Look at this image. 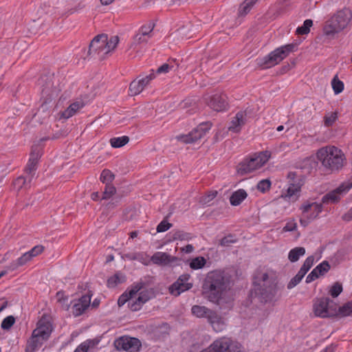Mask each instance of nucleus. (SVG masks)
Returning <instances> with one entry per match:
<instances>
[{
  "label": "nucleus",
  "instance_id": "f257e3e1",
  "mask_svg": "<svg viewBox=\"0 0 352 352\" xmlns=\"http://www.w3.org/2000/svg\"><path fill=\"white\" fill-rule=\"evenodd\" d=\"M203 294L221 309L232 306L233 292L230 289V279L222 270L209 272L204 282Z\"/></svg>",
  "mask_w": 352,
  "mask_h": 352
},
{
  "label": "nucleus",
  "instance_id": "f03ea898",
  "mask_svg": "<svg viewBox=\"0 0 352 352\" xmlns=\"http://www.w3.org/2000/svg\"><path fill=\"white\" fill-rule=\"evenodd\" d=\"M254 289L262 302H270L275 300L278 292L276 272L268 268L256 272L254 276Z\"/></svg>",
  "mask_w": 352,
  "mask_h": 352
},
{
  "label": "nucleus",
  "instance_id": "7ed1b4c3",
  "mask_svg": "<svg viewBox=\"0 0 352 352\" xmlns=\"http://www.w3.org/2000/svg\"><path fill=\"white\" fill-rule=\"evenodd\" d=\"M53 330L50 318L47 315H43L36 322V328L27 342L25 352H34L40 349L43 343L49 340Z\"/></svg>",
  "mask_w": 352,
  "mask_h": 352
},
{
  "label": "nucleus",
  "instance_id": "20e7f679",
  "mask_svg": "<svg viewBox=\"0 0 352 352\" xmlns=\"http://www.w3.org/2000/svg\"><path fill=\"white\" fill-rule=\"evenodd\" d=\"M296 43H289L276 48L267 55L258 58L257 65L262 69L271 68L279 64L283 60L287 58L290 53L296 51Z\"/></svg>",
  "mask_w": 352,
  "mask_h": 352
},
{
  "label": "nucleus",
  "instance_id": "39448f33",
  "mask_svg": "<svg viewBox=\"0 0 352 352\" xmlns=\"http://www.w3.org/2000/svg\"><path fill=\"white\" fill-rule=\"evenodd\" d=\"M352 12L348 8H344L338 10L329 20V24L324 28L327 36L333 35L345 29L351 23Z\"/></svg>",
  "mask_w": 352,
  "mask_h": 352
},
{
  "label": "nucleus",
  "instance_id": "423d86ee",
  "mask_svg": "<svg viewBox=\"0 0 352 352\" xmlns=\"http://www.w3.org/2000/svg\"><path fill=\"white\" fill-rule=\"evenodd\" d=\"M288 180V188L286 192L281 197L287 201L296 202L300 196L302 186L305 184L304 177L298 175L294 172H289L287 176Z\"/></svg>",
  "mask_w": 352,
  "mask_h": 352
},
{
  "label": "nucleus",
  "instance_id": "0eeeda50",
  "mask_svg": "<svg viewBox=\"0 0 352 352\" xmlns=\"http://www.w3.org/2000/svg\"><path fill=\"white\" fill-rule=\"evenodd\" d=\"M313 312L318 318L336 317V303L328 297L316 298L313 302Z\"/></svg>",
  "mask_w": 352,
  "mask_h": 352
},
{
  "label": "nucleus",
  "instance_id": "6e6552de",
  "mask_svg": "<svg viewBox=\"0 0 352 352\" xmlns=\"http://www.w3.org/2000/svg\"><path fill=\"white\" fill-rule=\"evenodd\" d=\"M270 155H251L245 158L237 166V172L240 175H245L261 168L265 164Z\"/></svg>",
  "mask_w": 352,
  "mask_h": 352
},
{
  "label": "nucleus",
  "instance_id": "1a4fd4ad",
  "mask_svg": "<svg viewBox=\"0 0 352 352\" xmlns=\"http://www.w3.org/2000/svg\"><path fill=\"white\" fill-rule=\"evenodd\" d=\"M300 209L302 211L300 223L302 226L306 227L321 213L322 211V204L307 201L303 203Z\"/></svg>",
  "mask_w": 352,
  "mask_h": 352
},
{
  "label": "nucleus",
  "instance_id": "9d476101",
  "mask_svg": "<svg viewBox=\"0 0 352 352\" xmlns=\"http://www.w3.org/2000/svg\"><path fill=\"white\" fill-rule=\"evenodd\" d=\"M212 126V122L209 121L201 122L188 134L177 135L176 139L185 144L195 142L204 137L210 130Z\"/></svg>",
  "mask_w": 352,
  "mask_h": 352
},
{
  "label": "nucleus",
  "instance_id": "9b49d317",
  "mask_svg": "<svg viewBox=\"0 0 352 352\" xmlns=\"http://www.w3.org/2000/svg\"><path fill=\"white\" fill-rule=\"evenodd\" d=\"M351 188L352 176L347 181L340 184L338 188L324 195L322 198V203L324 204H337Z\"/></svg>",
  "mask_w": 352,
  "mask_h": 352
},
{
  "label": "nucleus",
  "instance_id": "f8f14e48",
  "mask_svg": "<svg viewBox=\"0 0 352 352\" xmlns=\"http://www.w3.org/2000/svg\"><path fill=\"white\" fill-rule=\"evenodd\" d=\"M107 45V35L105 34L96 36L91 41L88 53L89 55H97L98 59L105 58L107 55L106 46Z\"/></svg>",
  "mask_w": 352,
  "mask_h": 352
},
{
  "label": "nucleus",
  "instance_id": "ddd939ff",
  "mask_svg": "<svg viewBox=\"0 0 352 352\" xmlns=\"http://www.w3.org/2000/svg\"><path fill=\"white\" fill-rule=\"evenodd\" d=\"M114 344L118 350H124L129 352H137L142 346L138 338L128 336L118 338L116 340Z\"/></svg>",
  "mask_w": 352,
  "mask_h": 352
},
{
  "label": "nucleus",
  "instance_id": "4468645a",
  "mask_svg": "<svg viewBox=\"0 0 352 352\" xmlns=\"http://www.w3.org/2000/svg\"><path fill=\"white\" fill-rule=\"evenodd\" d=\"M190 276L184 274L177 278V280L172 284L169 287V292L172 295L175 296H179L182 293L189 290L192 287V283L190 282Z\"/></svg>",
  "mask_w": 352,
  "mask_h": 352
},
{
  "label": "nucleus",
  "instance_id": "2eb2a0df",
  "mask_svg": "<svg viewBox=\"0 0 352 352\" xmlns=\"http://www.w3.org/2000/svg\"><path fill=\"white\" fill-rule=\"evenodd\" d=\"M228 98L224 94H214L206 98L207 104L214 111H225L228 109Z\"/></svg>",
  "mask_w": 352,
  "mask_h": 352
},
{
  "label": "nucleus",
  "instance_id": "dca6fc26",
  "mask_svg": "<svg viewBox=\"0 0 352 352\" xmlns=\"http://www.w3.org/2000/svg\"><path fill=\"white\" fill-rule=\"evenodd\" d=\"M144 283L140 281L134 283L131 289L129 291V307L131 311H135L141 309L144 304L140 301V300L137 297L138 293L143 288Z\"/></svg>",
  "mask_w": 352,
  "mask_h": 352
},
{
  "label": "nucleus",
  "instance_id": "f3484780",
  "mask_svg": "<svg viewBox=\"0 0 352 352\" xmlns=\"http://www.w3.org/2000/svg\"><path fill=\"white\" fill-rule=\"evenodd\" d=\"M344 155H317L319 160L322 161V165L332 170H338L345 163Z\"/></svg>",
  "mask_w": 352,
  "mask_h": 352
},
{
  "label": "nucleus",
  "instance_id": "a211bd4d",
  "mask_svg": "<svg viewBox=\"0 0 352 352\" xmlns=\"http://www.w3.org/2000/svg\"><path fill=\"white\" fill-rule=\"evenodd\" d=\"M91 296L92 294L89 291L87 294L83 295L74 304L72 309L74 316H80L89 307Z\"/></svg>",
  "mask_w": 352,
  "mask_h": 352
},
{
  "label": "nucleus",
  "instance_id": "6ab92c4d",
  "mask_svg": "<svg viewBox=\"0 0 352 352\" xmlns=\"http://www.w3.org/2000/svg\"><path fill=\"white\" fill-rule=\"evenodd\" d=\"M234 340L222 337L214 340L209 346L212 352H228Z\"/></svg>",
  "mask_w": 352,
  "mask_h": 352
},
{
  "label": "nucleus",
  "instance_id": "aec40b11",
  "mask_svg": "<svg viewBox=\"0 0 352 352\" xmlns=\"http://www.w3.org/2000/svg\"><path fill=\"white\" fill-rule=\"evenodd\" d=\"M246 113L240 111L233 118L228 127L229 131L238 133L241 131V128L245 123Z\"/></svg>",
  "mask_w": 352,
  "mask_h": 352
},
{
  "label": "nucleus",
  "instance_id": "412c9836",
  "mask_svg": "<svg viewBox=\"0 0 352 352\" xmlns=\"http://www.w3.org/2000/svg\"><path fill=\"white\" fill-rule=\"evenodd\" d=\"M208 321L216 332L222 331L226 326L223 318L214 311H212L210 315H208Z\"/></svg>",
  "mask_w": 352,
  "mask_h": 352
},
{
  "label": "nucleus",
  "instance_id": "4be33fe9",
  "mask_svg": "<svg viewBox=\"0 0 352 352\" xmlns=\"http://www.w3.org/2000/svg\"><path fill=\"white\" fill-rule=\"evenodd\" d=\"M174 258L166 252H157L151 257V262L157 265H167L173 262Z\"/></svg>",
  "mask_w": 352,
  "mask_h": 352
},
{
  "label": "nucleus",
  "instance_id": "5701e85b",
  "mask_svg": "<svg viewBox=\"0 0 352 352\" xmlns=\"http://www.w3.org/2000/svg\"><path fill=\"white\" fill-rule=\"evenodd\" d=\"M85 107V102L80 100L75 101L61 113V118L68 119L74 116L79 110Z\"/></svg>",
  "mask_w": 352,
  "mask_h": 352
},
{
  "label": "nucleus",
  "instance_id": "b1692460",
  "mask_svg": "<svg viewBox=\"0 0 352 352\" xmlns=\"http://www.w3.org/2000/svg\"><path fill=\"white\" fill-rule=\"evenodd\" d=\"M248 197V193L244 189H239L231 195L230 202L232 206L240 205Z\"/></svg>",
  "mask_w": 352,
  "mask_h": 352
},
{
  "label": "nucleus",
  "instance_id": "393cba45",
  "mask_svg": "<svg viewBox=\"0 0 352 352\" xmlns=\"http://www.w3.org/2000/svg\"><path fill=\"white\" fill-rule=\"evenodd\" d=\"M178 66L179 65L176 62L175 59H169L167 63H165L162 64L161 66H160L155 72V74L156 75L161 74H166L172 70L175 71L177 69Z\"/></svg>",
  "mask_w": 352,
  "mask_h": 352
},
{
  "label": "nucleus",
  "instance_id": "a878e982",
  "mask_svg": "<svg viewBox=\"0 0 352 352\" xmlns=\"http://www.w3.org/2000/svg\"><path fill=\"white\" fill-rule=\"evenodd\" d=\"M306 253L305 248L303 247H296L292 249L288 253V259L292 263H295L303 256Z\"/></svg>",
  "mask_w": 352,
  "mask_h": 352
},
{
  "label": "nucleus",
  "instance_id": "bb28decb",
  "mask_svg": "<svg viewBox=\"0 0 352 352\" xmlns=\"http://www.w3.org/2000/svg\"><path fill=\"white\" fill-rule=\"evenodd\" d=\"M192 313L197 318H206L208 319V315L212 312V310L204 306L194 305L191 309Z\"/></svg>",
  "mask_w": 352,
  "mask_h": 352
},
{
  "label": "nucleus",
  "instance_id": "cd10ccee",
  "mask_svg": "<svg viewBox=\"0 0 352 352\" xmlns=\"http://www.w3.org/2000/svg\"><path fill=\"white\" fill-rule=\"evenodd\" d=\"M138 298L143 303H146L155 296L154 290L151 288H145V285L143 288L138 293Z\"/></svg>",
  "mask_w": 352,
  "mask_h": 352
},
{
  "label": "nucleus",
  "instance_id": "c85d7f7f",
  "mask_svg": "<svg viewBox=\"0 0 352 352\" xmlns=\"http://www.w3.org/2000/svg\"><path fill=\"white\" fill-rule=\"evenodd\" d=\"M336 317H352V301L344 304L342 306L338 309L336 305Z\"/></svg>",
  "mask_w": 352,
  "mask_h": 352
},
{
  "label": "nucleus",
  "instance_id": "c756f323",
  "mask_svg": "<svg viewBox=\"0 0 352 352\" xmlns=\"http://www.w3.org/2000/svg\"><path fill=\"white\" fill-rule=\"evenodd\" d=\"M39 161L38 155H31L30 157L27 166L25 167V173L30 176V179L34 175V172L36 169L37 164Z\"/></svg>",
  "mask_w": 352,
  "mask_h": 352
},
{
  "label": "nucleus",
  "instance_id": "7c9ffc66",
  "mask_svg": "<svg viewBox=\"0 0 352 352\" xmlns=\"http://www.w3.org/2000/svg\"><path fill=\"white\" fill-rule=\"evenodd\" d=\"M32 259L30 257V255L26 252L21 256L18 258L16 261L11 263L9 268L11 270H15L18 267L25 265L28 262L30 261Z\"/></svg>",
  "mask_w": 352,
  "mask_h": 352
},
{
  "label": "nucleus",
  "instance_id": "2f4dec72",
  "mask_svg": "<svg viewBox=\"0 0 352 352\" xmlns=\"http://www.w3.org/2000/svg\"><path fill=\"white\" fill-rule=\"evenodd\" d=\"M125 281V276L120 273H116L113 276L109 277L107 282L108 287L113 288L118 284Z\"/></svg>",
  "mask_w": 352,
  "mask_h": 352
},
{
  "label": "nucleus",
  "instance_id": "473e14b6",
  "mask_svg": "<svg viewBox=\"0 0 352 352\" xmlns=\"http://www.w3.org/2000/svg\"><path fill=\"white\" fill-rule=\"evenodd\" d=\"M258 0H245L243 3L241 4L239 10V14L240 16L246 15L254 6V5Z\"/></svg>",
  "mask_w": 352,
  "mask_h": 352
},
{
  "label": "nucleus",
  "instance_id": "72a5a7b5",
  "mask_svg": "<svg viewBox=\"0 0 352 352\" xmlns=\"http://www.w3.org/2000/svg\"><path fill=\"white\" fill-rule=\"evenodd\" d=\"M98 343L95 340H87L78 345L74 352H88L90 348L94 347Z\"/></svg>",
  "mask_w": 352,
  "mask_h": 352
},
{
  "label": "nucleus",
  "instance_id": "f704fd0d",
  "mask_svg": "<svg viewBox=\"0 0 352 352\" xmlns=\"http://www.w3.org/2000/svg\"><path fill=\"white\" fill-rule=\"evenodd\" d=\"M206 264V259L203 256H197L193 258L190 263L189 266L192 270H200L203 268Z\"/></svg>",
  "mask_w": 352,
  "mask_h": 352
},
{
  "label": "nucleus",
  "instance_id": "c9c22d12",
  "mask_svg": "<svg viewBox=\"0 0 352 352\" xmlns=\"http://www.w3.org/2000/svg\"><path fill=\"white\" fill-rule=\"evenodd\" d=\"M129 141V138L126 135H123L121 137L111 138L110 144L113 148H120L126 144Z\"/></svg>",
  "mask_w": 352,
  "mask_h": 352
},
{
  "label": "nucleus",
  "instance_id": "e433bc0d",
  "mask_svg": "<svg viewBox=\"0 0 352 352\" xmlns=\"http://www.w3.org/2000/svg\"><path fill=\"white\" fill-rule=\"evenodd\" d=\"M143 88L140 85V82L138 79L133 80L129 85V94L130 96H137L140 94L142 91Z\"/></svg>",
  "mask_w": 352,
  "mask_h": 352
},
{
  "label": "nucleus",
  "instance_id": "4c0bfd02",
  "mask_svg": "<svg viewBox=\"0 0 352 352\" xmlns=\"http://www.w3.org/2000/svg\"><path fill=\"white\" fill-rule=\"evenodd\" d=\"M313 25L311 19H306L302 26L297 28L296 33L298 35L308 34L310 32V28Z\"/></svg>",
  "mask_w": 352,
  "mask_h": 352
},
{
  "label": "nucleus",
  "instance_id": "58836bf2",
  "mask_svg": "<svg viewBox=\"0 0 352 352\" xmlns=\"http://www.w3.org/2000/svg\"><path fill=\"white\" fill-rule=\"evenodd\" d=\"M316 154H343L342 151L333 145H328L319 148Z\"/></svg>",
  "mask_w": 352,
  "mask_h": 352
},
{
  "label": "nucleus",
  "instance_id": "ea45409f",
  "mask_svg": "<svg viewBox=\"0 0 352 352\" xmlns=\"http://www.w3.org/2000/svg\"><path fill=\"white\" fill-rule=\"evenodd\" d=\"M316 262L315 257L314 256H308L304 261L302 265L299 272H300L302 274L305 276V274L309 272V270L314 265Z\"/></svg>",
  "mask_w": 352,
  "mask_h": 352
},
{
  "label": "nucleus",
  "instance_id": "a19ab883",
  "mask_svg": "<svg viewBox=\"0 0 352 352\" xmlns=\"http://www.w3.org/2000/svg\"><path fill=\"white\" fill-rule=\"evenodd\" d=\"M115 176L113 173L108 169L103 170L100 177V181L105 184H111Z\"/></svg>",
  "mask_w": 352,
  "mask_h": 352
},
{
  "label": "nucleus",
  "instance_id": "79ce46f5",
  "mask_svg": "<svg viewBox=\"0 0 352 352\" xmlns=\"http://www.w3.org/2000/svg\"><path fill=\"white\" fill-rule=\"evenodd\" d=\"M272 186V182L269 179H264L259 181L256 185V188L262 193L268 192Z\"/></svg>",
  "mask_w": 352,
  "mask_h": 352
},
{
  "label": "nucleus",
  "instance_id": "37998d69",
  "mask_svg": "<svg viewBox=\"0 0 352 352\" xmlns=\"http://www.w3.org/2000/svg\"><path fill=\"white\" fill-rule=\"evenodd\" d=\"M318 275L320 277L324 276L325 274H327L329 270H330V265L329 263L324 261L319 265H318L314 269Z\"/></svg>",
  "mask_w": 352,
  "mask_h": 352
},
{
  "label": "nucleus",
  "instance_id": "c03bdc74",
  "mask_svg": "<svg viewBox=\"0 0 352 352\" xmlns=\"http://www.w3.org/2000/svg\"><path fill=\"white\" fill-rule=\"evenodd\" d=\"M331 86L336 94H340L344 87V82L338 78L337 75L332 79Z\"/></svg>",
  "mask_w": 352,
  "mask_h": 352
},
{
  "label": "nucleus",
  "instance_id": "a18cd8bd",
  "mask_svg": "<svg viewBox=\"0 0 352 352\" xmlns=\"http://www.w3.org/2000/svg\"><path fill=\"white\" fill-rule=\"evenodd\" d=\"M155 78V74L153 69L150 71V74L142 78L138 79L139 82H140V85L142 87L143 89H144L150 82Z\"/></svg>",
  "mask_w": 352,
  "mask_h": 352
},
{
  "label": "nucleus",
  "instance_id": "49530a36",
  "mask_svg": "<svg viewBox=\"0 0 352 352\" xmlns=\"http://www.w3.org/2000/svg\"><path fill=\"white\" fill-rule=\"evenodd\" d=\"M342 284L336 282L329 287V294L332 298H336L342 293Z\"/></svg>",
  "mask_w": 352,
  "mask_h": 352
},
{
  "label": "nucleus",
  "instance_id": "de8ad7c7",
  "mask_svg": "<svg viewBox=\"0 0 352 352\" xmlns=\"http://www.w3.org/2000/svg\"><path fill=\"white\" fill-rule=\"evenodd\" d=\"M154 26L155 25L153 23H149L148 24L141 26L138 31L141 32L142 35H144L150 39L152 36V32Z\"/></svg>",
  "mask_w": 352,
  "mask_h": 352
},
{
  "label": "nucleus",
  "instance_id": "09e8293b",
  "mask_svg": "<svg viewBox=\"0 0 352 352\" xmlns=\"http://www.w3.org/2000/svg\"><path fill=\"white\" fill-rule=\"evenodd\" d=\"M119 43V37L118 36H113L109 39L107 38V45L106 46L107 54L113 51Z\"/></svg>",
  "mask_w": 352,
  "mask_h": 352
},
{
  "label": "nucleus",
  "instance_id": "8fccbe9b",
  "mask_svg": "<svg viewBox=\"0 0 352 352\" xmlns=\"http://www.w3.org/2000/svg\"><path fill=\"white\" fill-rule=\"evenodd\" d=\"M15 323V318L13 316L6 317L1 322V327L3 330H9Z\"/></svg>",
  "mask_w": 352,
  "mask_h": 352
},
{
  "label": "nucleus",
  "instance_id": "3c124183",
  "mask_svg": "<svg viewBox=\"0 0 352 352\" xmlns=\"http://www.w3.org/2000/svg\"><path fill=\"white\" fill-rule=\"evenodd\" d=\"M305 276L300 272H298L297 274L293 277L287 284V289H291L296 287L298 283H300L303 277Z\"/></svg>",
  "mask_w": 352,
  "mask_h": 352
},
{
  "label": "nucleus",
  "instance_id": "603ef678",
  "mask_svg": "<svg viewBox=\"0 0 352 352\" xmlns=\"http://www.w3.org/2000/svg\"><path fill=\"white\" fill-rule=\"evenodd\" d=\"M116 188L111 184H106L103 192L102 199H108L116 192Z\"/></svg>",
  "mask_w": 352,
  "mask_h": 352
},
{
  "label": "nucleus",
  "instance_id": "864d4df0",
  "mask_svg": "<svg viewBox=\"0 0 352 352\" xmlns=\"http://www.w3.org/2000/svg\"><path fill=\"white\" fill-rule=\"evenodd\" d=\"M237 241V239L234 235L229 234L224 236L220 241V245L221 246H229L232 243H234Z\"/></svg>",
  "mask_w": 352,
  "mask_h": 352
},
{
  "label": "nucleus",
  "instance_id": "5fc2aeb1",
  "mask_svg": "<svg viewBox=\"0 0 352 352\" xmlns=\"http://www.w3.org/2000/svg\"><path fill=\"white\" fill-rule=\"evenodd\" d=\"M133 259L137 260L145 265H148L151 263V258L145 253H138L133 257Z\"/></svg>",
  "mask_w": 352,
  "mask_h": 352
},
{
  "label": "nucleus",
  "instance_id": "6e6d98bb",
  "mask_svg": "<svg viewBox=\"0 0 352 352\" xmlns=\"http://www.w3.org/2000/svg\"><path fill=\"white\" fill-rule=\"evenodd\" d=\"M44 249L42 245H38L28 251L27 253L30 255L31 259H32L34 257L41 254L44 251Z\"/></svg>",
  "mask_w": 352,
  "mask_h": 352
},
{
  "label": "nucleus",
  "instance_id": "4d7b16f0",
  "mask_svg": "<svg viewBox=\"0 0 352 352\" xmlns=\"http://www.w3.org/2000/svg\"><path fill=\"white\" fill-rule=\"evenodd\" d=\"M148 40H149L148 38H147L146 36H145L144 35H142L141 32L138 31L136 34L133 36V43L132 45L146 43Z\"/></svg>",
  "mask_w": 352,
  "mask_h": 352
},
{
  "label": "nucleus",
  "instance_id": "13d9d810",
  "mask_svg": "<svg viewBox=\"0 0 352 352\" xmlns=\"http://www.w3.org/2000/svg\"><path fill=\"white\" fill-rule=\"evenodd\" d=\"M192 239L190 234L184 232H177L174 234V239H179L181 241H189Z\"/></svg>",
  "mask_w": 352,
  "mask_h": 352
},
{
  "label": "nucleus",
  "instance_id": "bf43d9fd",
  "mask_svg": "<svg viewBox=\"0 0 352 352\" xmlns=\"http://www.w3.org/2000/svg\"><path fill=\"white\" fill-rule=\"evenodd\" d=\"M172 226V224L168 223L166 220L162 221L159 225L157 226V232H166L168 229H170Z\"/></svg>",
  "mask_w": 352,
  "mask_h": 352
},
{
  "label": "nucleus",
  "instance_id": "052dcab7",
  "mask_svg": "<svg viewBox=\"0 0 352 352\" xmlns=\"http://www.w3.org/2000/svg\"><path fill=\"white\" fill-rule=\"evenodd\" d=\"M297 228V223L295 220L289 221L283 228V232L294 231Z\"/></svg>",
  "mask_w": 352,
  "mask_h": 352
},
{
  "label": "nucleus",
  "instance_id": "680f3d73",
  "mask_svg": "<svg viewBox=\"0 0 352 352\" xmlns=\"http://www.w3.org/2000/svg\"><path fill=\"white\" fill-rule=\"evenodd\" d=\"M228 352H245V351L240 343L233 341Z\"/></svg>",
  "mask_w": 352,
  "mask_h": 352
},
{
  "label": "nucleus",
  "instance_id": "e2e57ef3",
  "mask_svg": "<svg viewBox=\"0 0 352 352\" xmlns=\"http://www.w3.org/2000/svg\"><path fill=\"white\" fill-rule=\"evenodd\" d=\"M337 115L336 113H331L329 116H324V122L327 126H331L336 120Z\"/></svg>",
  "mask_w": 352,
  "mask_h": 352
},
{
  "label": "nucleus",
  "instance_id": "0e129e2a",
  "mask_svg": "<svg viewBox=\"0 0 352 352\" xmlns=\"http://www.w3.org/2000/svg\"><path fill=\"white\" fill-rule=\"evenodd\" d=\"M217 195V191H210L206 196L203 197L202 202L207 204L212 201Z\"/></svg>",
  "mask_w": 352,
  "mask_h": 352
},
{
  "label": "nucleus",
  "instance_id": "69168bd1",
  "mask_svg": "<svg viewBox=\"0 0 352 352\" xmlns=\"http://www.w3.org/2000/svg\"><path fill=\"white\" fill-rule=\"evenodd\" d=\"M320 276L318 275L316 272L314 270H313L306 277L305 281L307 283H310L315 280L316 279L318 278Z\"/></svg>",
  "mask_w": 352,
  "mask_h": 352
},
{
  "label": "nucleus",
  "instance_id": "338daca9",
  "mask_svg": "<svg viewBox=\"0 0 352 352\" xmlns=\"http://www.w3.org/2000/svg\"><path fill=\"white\" fill-rule=\"evenodd\" d=\"M126 302H129V292L122 294L120 296L118 300V304L119 306L123 305Z\"/></svg>",
  "mask_w": 352,
  "mask_h": 352
},
{
  "label": "nucleus",
  "instance_id": "774afa93",
  "mask_svg": "<svg viewBox=\"0 0 352 352\" xmlns=\"http://www.w3.org/2000/svg\"><path fill=\"white\" fill-rule=\"evenodd\" d=\"M195 248L191 244H188L187 245L181 248V251L185 252L186 254H190L194 251Z\"/></svg>",
  "mask_w": 352,
  "mask_h": 352
}]
</instances>
